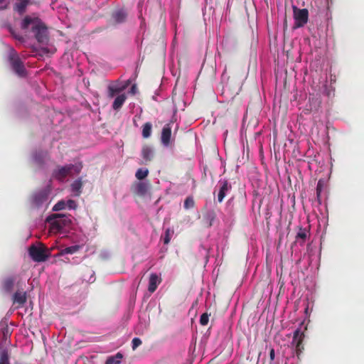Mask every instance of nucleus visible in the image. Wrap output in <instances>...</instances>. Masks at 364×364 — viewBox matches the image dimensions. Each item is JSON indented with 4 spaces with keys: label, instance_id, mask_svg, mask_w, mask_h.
<instances>
[{
    "label": "nucleus",
    "instance_id": "1",
    "mask_svg": "<svg viewBox=\"0 0 364 364\" xmlns=\"http://www.w3.org/2000/svg\"><path fill=\"white\" fill-rule=\"evenodd\" d=\"M31 26L35 38L39 43H46L48 41V32L46 24L38 17L25 16L21 22V28L26 30Z\"/></svg>",
    "mask_w": 364,
    "mask_h": 364
},
{
    "label": "nucleus",
    "instance_id": "2",
    "mask_svg": "<svg viewBox=\"0 0 364 364\" xmlns=\"http://www.w3.org/2000/svg\"><path fill=\"white\" fill-rule=\"evenodd\" d=\"M46 221L50 223V229L54 232H60L69 227L71 220L69 216L63 214L55 213L49 215Z\"/></svg>",
    "mask_w": 364,
    "mask_h": 364
},
{
    "label": "nucleus",
    "instance_id": "3",
    "mask_svg": "<svg viewBox=\"0 0 364 364\" xmlns=\"http://www.w3.org/2000/svg\"><path fill=\"white\" fill-rule=\"evenodd\" d=\"M81 168V165L74 164L58 166L57 168L53 170L52 176L54 178L63 181L67 176L72 175L73 171L75 173H79Z\"/></svg>",
    "mask_w": 364,
    "mask_h": 364
},
{
    "label": "nucleus",
    "instance_id": "4",
    "mask_svg": "<svg viewBox=\"0 0 364 364\" xmlns=\"http://www.w3.org/2000/svg\"><path fill=\"white\" fill-rule=\"evenodd\" d=\"M49 192V190L44 188L33 193L29 198L31 206L36 209L42 208L48 201Z\"/></svg>",
    "mask_w": 364,
    "mask_h": 364
},
{
    "label": "nucleus",
    "instance_id": "5",
    "mask_svg": "<svg viewBox=\"0 0 364 364\" xmlns=\"http://www.w3.org/2000/svg\"><path fill=\"white\" fill-rule=\"evenodd\" d=\"M28 254L31 258L37 262H45L50 255L48 250L43 245H31L28 249Z\"/></svg>",
    "mask_w": 364,
    "mask_h": 364
},
{
    "label": "nucleus",
    "instance_id": "6",
    "mask_svg": "<svg viewBox=\"0 0 364 364\" xmlns=\"http://www.w3.org/2000/svg\"><path fill=\"white\" fill-rule=\"evenodd\" d=\"M9 60L12 70L18 77H24L26 76L24 64L16 52L10 53Z\"/></svg>",
    "mask_w": 364,
    "mask_h": 364
},
{
    "label": "nucleus",
    "instance_id": "7",
    "mask_svg": "<svg viewBox=\"0 0 364 364\" xmlns=\"http://www.w3.org/2000/svg\"><path fill=\"white\" fill-rule=\"evenodd\" d=\"M294 28L303 27L309 20V11L306 9H299L293 6Z\"/></svg>",
    "mask_w": 364,
    "mask_h": 364
},
{
    "label": "nucleus",
    "instance_id": "8",
    "mask_svg": "<svg viewBox=\"0 0 364 364\" xmlns=\"http://www.w3.org/2000/svg\"><path fill=\"white\" fill-rule=\"evenodd\" d=\"M220 188L218 193V202L219 203L223 201L227 193L231 190L232 186L228 180L219 181Z\"/></svg>",
    "mask_w": 364,
    "mask_h": 364
},
{
    "label": "nucleus",
    "instance_id": "9",
    "mask_svg": "<svg viewBox=\"0 0 364 364\" xmlns=\"http://www.w3.org/2000/svg\"><path fill=\"white\" fill-rule=\"evenodd\" d=\"M14 304H17L16 308L22 307L27 301V294L23 290H17L12 296Z\"/></svg>",
    "mask_w": 364,
    "mask_h": 364
},
{
    "label": "nucleus",
    "instance_id": "10",
    "mask_svg": "<svg viewBox=\"0 0 364 364\" xmlns=\"http://www.w3.org/2000/svg\"><path fill=\"white\" fill-rule=\"evenodd\" d=\"M171 123H168L164 125L162 129L161 141L164 146H168L171 141Z\"/></svg>",
    "mask_w": 364,
    "mask_h": 364
},
{
    "label": "nucleus",
    "instance_id": "11",
    "mask_svg": "<svg viewBox=\"0 0 364 364\" xmlns=\"http://www.w3.org/2000/svg\"><path fill=\"white\" fill-rule=\"evenodd\" d=\"M309 231L306 228H303L302 227H299V231L295 236V240L291 245L299 243L301 246L304 245L306 240L308 237Z\"/></svg>",
    "mask_w": 364,
    "mask_h": 364
},
{
    "label": "nucleus",
    "instance_id": "12",
    "mask_svg": "<svg viewBox=\"0 0 364 364\" xmlns=\"http://www.w3.org/2000/svg\"><path fill=\"white\" fill-rule=\"evenodd\" d=\"M149 189V186L144 182H138L132 187V192L139 196H144Z\"/></svg>",
    "mask_w": 364,
    "mask_h": 364
},
{
    "label": "nucleus",
    "instance_id": "13",
    "mask_svg": "<svg viewBox=\"0 0 364 364\" xmlns=\"http://www.w3.org/2000/svg\"><path fill=\"white\" fill-rule=\"evenodd\" d=\"M161 282V279L156 274L152 273L149 277L148 290L150 293H154L158 285Z\"/></svg>",
    "mask_w": 364,
    "mask_h": 364
},
{
    "label": "nucleus",
    "instance_id": "14",
    "mask_svg": "<svg viewBox=\"0 0 364 364\" xmlns=\"http://www.w3.org/2000/svg\"><path fill=\"white\" fill-rule=\"evenodd\" d=\"M321 104L320 97L316 96H310L309 99L308 108L306 109L309 112H316L318 110Z\"/></svg>",
    "mask_w": 364,
    "mask_h": 364
},
{
    "label": "nucleus",
    "instance_id": "15",
    "mask_svg": "<svg viewBox=\"0 0 364 364\" xmlns=\"http://www.w3.org/2000/svg\"><path fill=\"white\" fill-rule=\"evenodd\" d=\"M154 153L152 148L148 145H144L141 149V156L144 159V163L147 164L154 159Z\"/></svg>",
    "mask_w": 364,
    "mask_h": 364
},
{
    "label": "nucleus",
    "instance_id": "16",
    "mask_svg": "<svg viewBox=\"0 0 364 364\" xmlns=\"http://www.w3.org/2000/svg\"><path fill=\"white\" fill-rule=\"evenodd\" d=\"M304 337L305 334L304 332L301 331V328L296 329L294 332L291 345L293 346H297L298 347H299V345H301V343H303Z\"/></svg>",
    "mask_w": 364,
    "mask_h": 364
},
{
    "label": "nucleus",
    "instance_id": "17",
    "mask_svg": "<svg viewBox=\"0 0 364 364\" xmlns=\"http://www.w3.org/2000/svg\"><path fill=\"white\" fill-rule=\"evenodd\" d=\"M16 278L8 277L2 281V289L6 293H11L13 290Z\"/></svg>",
    "mask_w": 364,
    "mask_h": 364
},
{
    "label": "nucleus",
    "instance_id": "18",
    "mask_svg": "<svg viewBox=\"0 0 364 364\" xmlns=\"http://www.w3.org/2000/svg\"><path fill=\"white\" fill-rule=\"evenodd\" d=\"M127 14L123 9H119L114 11L112 14V17L115 23H122L126 21Z\"/></svg>",
    "mask_w": 364,
    "mask_h": 364
},
{
    "label": "nucleus",
    "instance_id": "19",
    "mask_svg": "<svg viewBox=\"0 0 364 364\" xmlns=\"http://www.w3.org/2000/svg\"><path fill=\"white\" fill-rule=\"evenodd\" d=\"M127 100V96L125 94H121L118 95L114 100L112 107L114 110H119L121 109L124 102Z\"/></svg>",
    "mask_w": 364,
    "mask_h": 364
},
{
    "label": "nucleus",
    "instance_id": "20",
    "mask_svg": "<svg viewBox=\"0 0 364 364\" xmlns=\"http://www.w3.org/2000/svg\"><path fill=\"white\" fill-rule=\"evenodd\" d=\"M125 89H126V86L117 87V86H114V85H109L107 87L108 97L109 98H112L115 95L122 92Z\"/></svg>",
    "mask_w": 364,
    "mask_h": 364
},
{
    "label": "nucleus",
    "instance_id": "21",
    "mask_svg": "<svg viewBox=\"0 0 364 364\" xmlns=\"http://www.w3.org/2000/svg\"><path fill=\"white\" fill-rule=\"evenodd\" d=\"M28 3L29 0H18V1L15 4L14 9L19 14H23Z\"/></svg>",
    "mask_w": 364,
    "mask_h": 364
},
{
    "label": "nucleus",
    "instance_id": "22",
    "mask_svg": "<svg viewBox=\"0 0 364 364\" xmlns=\"http://www.w3.org/2000/svg\"><path fill=\"white\" fill-rule=\"evenodd\" d=\"M152 130V124L151 122H146L142 126V136L145 139L150 137Z\"/></svg>",
    "mask_w": 364,
    "mask_h": 364
},
{
    "label": "nucleus",
    "instance_id": "23",
    "mask_svg": "<svg viewBox=\"0 0 364 364\" xmlns=\"http://www.w3.org/2000/svg\"><path fill=\"white\" fill-rule=\"evenodd\" d=\"M82 187V183L81 181V179L75 180L71 184L72 191L75 193V196H79L80 194Z\"/></svg>",
    "mask_w": 364,
    "mask_h": 364
},
{
    "label": "nucleus",
    "instance_id": "24",
    "mask_svg": "<svg viewBox=\"0 0 364 364\" xmlns=\"http://www.w3.org/2000/svg\"><path fill=\"white\" fill-rule=\"evenodd\" d=\"M324 186H325L324 181L322 179L318 180V181L317 183V186H316V198H317V200H318L319 204L321 203V193H322L323 190L324 189Z\"/></svg>",
    "mask_w": 364,
    "mask_h": 364
},
{
    "label": "nucleus",
    "instance_id": "25",
    "mask_svg": "<svg viewBox=\"0 0 364 364\" xmlns=\"http://www.w3.org/2000/svg\"><path fill=\"white\" fill-rule=\"evenodd\" d=\"M122 358V355L120 353H117L114 356L109 357L105 364H119Z\"/></svg>",
    "mask_w": 364,
    "mask_h": 364
},
{
    "label": "nucleus",
    "instance_id": "26",
    "mask_svg": "<svg viewBox=\"0 0 364 364\" xmlns=\"http://www.w3.org/2000/svg\"><path fill=\"white\" fill-rule=\"evenodd\" d=\"M149 174V170L147 168H139L135 174V176L139 180L144 179Z\"/></svg>",
    "mask_w": 364,
    "mask_h": 364
},
{
    "label": "nucleus",
    "instance_id": "27",
    "mask_svg": "<svg viewBox=\"0 0 364 364\" xmlns=\"http://www.w3.org/2000/svg\"><path fill=\"white\" fill-rule=\"evenodd\" d=\"M0 364H10L9 355L6 350H3L0 353Z\"/></svg>",
    "mask_w": 364,
    "mask_h": 364
},
{
    "label": "nucleus",
    "instance_id": "28",
    "mask_svg": "<svg viewBox=\"0 0 364 364\" xmlns=\"http://www.w3.org/2000/svg\"><path fill=\"white\" fill-rule=\"evenodd\" d=\"M194 205H195V202H194L193 197H191V196L187 197L184 201V204H183L184 208H186V209L192 208L194 207Z\"/></svg>",
    "mask_w": 364,
    "mask_h": 364
},
{
    "label": "nucleus",
    "instance_id": "29",
    "mask_svg": "<svg viewBox=\"0 0 364 364\" xmlns=\"http://www.w3.org/2000/svg\"><path fill=\"white\" fill-rule=\"evenodd\" d=\"M173 233V231L170 230L169 228L166 230L164 236L163 237L164 243L165 245H167L169 243Z\"/></svg>",
    "mask_w": 364,
    "mask_h": 364
},
{
    "label": "nucleus",
    "instance_id": "30",
    "mask_svg": "<svg viewBox=\"0 0 364 364\" xmlns=\"http://www.w3.org/2000/svg\"><path fill=\"white\" fill-rule=\"evenodd\" d=\"M79 249H80L79 245H73V246L68 247L65 248L63 250V252L65 253V254H73V253L77 252L79 250Z\"/></svg>",
    "mask_w": 364,
    "mask_h": 364
},
{
    "label": "nucleus",
    "instance_id": "31",
    "mask_svg": "<svg viewBox=\"0 0 364 364\" xmlns=\"http://www.w3.org/2000/svg\"><path fill=\"white\" fill-rule=\"evenodd\" d=\"M66 207V203L64 200L58 201L53 208V211L64 210Z\"/></svg>",
    "mask_w": 364,
    "mask_h": 364
},
{
    "label": "nucleus",
    "instance_id": "32",
    "mask_svg": "<svg viewBox=\"0 0 364 364\" xmlns=\"http://www.w3.org/2000/svg\"><path fill=\"white\" fill-rule=\"evenodd\" d=\"M209 321V315L207 313H204L200 316V323L202 326H205L208 324Z\"/></svg>",
    "mask_w": 364,
    "mask_h": 364
},
{
    "label": "nucleus",
    "instance_id": "33",
    "mask_svg": "<svg viewBox=\"0 0 364 364\" xmlns=\"http://www.w3.org/2000/svg\"><path fill=\"white\" fill-rule=\"evenodd\" d=\"M141 341L139 338H134L132 341V349L135 350L136 348H138L141 344Z\"/></svg>",
    "mask_w": 364,
    "mask_h": 364
},
{
    "label": "nucleus",
    "instance_id": "34",
    "mask_svg": "<svg viewBox=\"0 0 364 364\" xmlns=\"http://www.w3.org/2000/svg\"><path fill=\"white\" fill-rule=\"evenodd\" d=\"M294 348H295L296 356L299 358V356L302 354L303 350H304V345H303V343H301V345H299V347H298L297 346H295Z\"/></svg>",
    "mask_w": 364,
    "mask_h": 364
},
{
    "label": "nucleus",
    "instance_id": "35",
    "mask_svg": "<svg viewBox=\"0 0 364 364\" xmlns=\"http://www.w3.org/2000/svg\"><path fill=\"white\" fill-rule=\"evenodd\" d=\"M66 206L69 208V209H75L76 208V203L73 200H68L66 203Z\"/></svg>",
    "mask_w": 364,
    "mask_h": 364
},
{
    "label": "nucleus",
    "instance_id": "36",
    "mask_svg": "<svg viewBox=\"0 0 364 364\" xmlns=\"http://www.w3.org/2000/svg\"><path fill=\"white\" fill-rule=\"evenodd\" d=\"M8 6L6 0H0V10L6 9Z\"/></svg>",
    "mask_w": 364,
    "mask_h": 364
},
{
    "label": "nucleus",
    "instance_id": "37",
    "mask_svg": "<svg viewBox=\"0 0 364 364\" xmlns=\"http://www.w3.org/2000/svg\"><path fill=\"white\" fill-rule=\"evenodd\" d=\"M275 352L274 348H271L269 351L270 363L274 360Z\"/></svg>",
    "mask_w": 364,
    "mask_h": 364
},
{
    "label": "nucleus",
    "instance_id": "38",
    "mask_svg": "<svg viewBox=\"0 0 364 364\" xmlns=\"http://www.w3.org/2000/svg\"><path fill=\"white\" fill-rule=\"evenodd\" d=\"M136 90H137V87H136V85H133L132 87H131V89H130V93H132V95H134L136 92Z\"/></svg>",
    "mask_w": 364,
    "mask_h": 364
},
{
    "label": "nucleus",
    "instance_id": "39",
    "mask_svg": "<svg viewBox=\"0 0 364 364\" xmlns=\"http://www.w3.org/2000/svg\"><path fill=\"white\" fill-rule=\"evenodd\" d=\"M130 80H127L126 83L123 86H126V87L129 85Z\"/></svg>",
    "mask_w": 364,
    "mask_h": 364
}]
</instances>
